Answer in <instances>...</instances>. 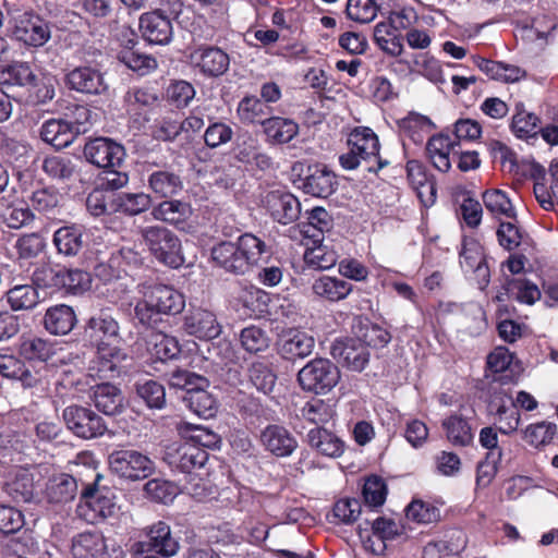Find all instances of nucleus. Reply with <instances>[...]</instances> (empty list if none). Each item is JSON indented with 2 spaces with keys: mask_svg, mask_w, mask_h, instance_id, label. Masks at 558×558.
<instances>
[{
  "mask_svg": "<svg viewBox=\"0 0 558 558\" xmlns=\"http://www.w3.org/2000/svg\"><path fill=\"white\" fill-rule=\"evenodd\" d=\"M271 247L252 232H245L235 241L221 240L210 248L214 267L234 276H243L258 266L263 256H269Z\"/></svg>",
  "mask_w": 558,
  "mask_h": 558,
  "instance_id": "f257e3e1",
  "label": "nucleus"
},
{
  "mask_svg": "<svg viewBox=\"0 0 558 558\" xmlns=\"http://www.w3.org/2000/svg\"><path fill=\"white\" fill-rule=\"evenodd\" d=\"M163 460L172 470L194 476L184 486L192 497L203 500L211 495V487H208L206 480L209 475L208 451L186 440L168 447Z\"/></svg>",
  "mask_w": 558,
  "mask_h": 558,
  "instance_id": "f03ea898",
  "label": "nucleus"
},
{
  "mask_svg": "<svg viewBox=\"0 0 558 558\" xmlns=\"http://www.w3.org/2000/svg\"><path fill=\"white\" fill-rule=\"evenodd\" d=\"M2 7L7 32L13 39L28 48H40L49 41L50 23L32 7L12 0H2Z\"/></svg>",
  "mask_w": 558,
  "mask_h": 558,
  "instance_id": "7ed1b4c3",
  "label": "nucleus"
},
{
  "mask_svg": "<svg viewBox=\"0 0 558 558\" xmlns=\"http://www.w3.org/2000/svg\"><path fill=\"white\" fill-rule=\"evenodd\" d=\"M348 151L339 156V165L344 170H355L359 167L379 178V171L390 165L380 155L378 135L369 126H355L347 137Z\"/></svg>",
  "mask_w": 558,
  "mask_h": 558,
  "instance_id": "20e7f679",
  "label": "nucleus"
},
{
  "mask_svg": "<svg viewBox=\"0 0 558 558\" xmlns=\"http://www.w3.org/2000/svg\"><path fill=\"white\" fill-rule=\"evenodd\" d=\"M142 236L151 256L161 265L178 269L185 259L179 236L162 226H148Z\"/></svg>",
  "mask_w": 558,
  "mask_h": 558,
  "instance_id": "39448f33",
  "label": "nucleus"
},
{
  "mask_svg": "<svg viewBox=\"0 0 558 558\" xmlns=\"http://www.w3.org/2000/svg\"><path fill=\"white\" fill-rule=\"evenodd\" d=\"M101 478L102 475L96 474L94 482L82 489L76 507L77 515L90 524L99 523L116 512L114 495L110 488L99 486Z\"/></svg>",
  "mask_w": 558,
  "mask_h": 558,
  "instance_id": "423d86ee",
  "label": "nucleus"
},
{
  "mask_svg": "<svg viewBox=\"0 0 558 558\" xmlns=\"http://www.w3.org/2000/svg\"><path fill=\"white\" fill-rule=\"evenodd\" d=\"M292 171L298 174L294 183L311 196L327 198L338 187L337 175L324 163L295 162Z\"/></svg>",
  "mask_w": 558,
  "mask_h": 558,
  "instance_id": "0eeeda50",
  "label": "nucleus"
},
{
  "mask_svg": "<svg viewBox=\"0 0 558 558\" xmlns=\"http://www.w3.org/2000/svg\"><path fill=\"white\" fill-rule=\"evenodd\" d=\"M32 280L35 284L61 289L74 295L84 293L92 286L90 274L78 268L43 267L34 271Z\"/></svg>",
  "mask_w": 558,
  "mask_h": 558,
  "instance_id": "6e6552de",
  "label": "nucleus"
},
{
  "mask_svg": "<svg viewBox=\"0 0 558 558\" xmlns=\"http://www.w3.org/2000/svg\"><path fill=\"white\" fill-rule=\"evenodd\" d=\"M340 371L329 359L315 357L298 373V383L302 390L315 395H326L339 381Z\"/></svg>",
  "mask_w": 558,
  "mask_h": 558,
  "instance_id": "1a4fd4ad",
  "label": "nucleus"
},
{
  "mask_svg": "<svg viewBox=\"0 0 558 558\" xmlns=\"http://www.w3.org/2000/svg\"><path fill=\"white\" fill-rule=\"evenodd\" d=\"M110 471L120 478L128 481H142L149 477L154 470L153 460L135 449H117L108 457Z\"/></svg>",
  "mask_w": 558,
  "mask_h": 558,
  "instance_id": "9d476101",
  "label": "nucleus"
},
{
  "mask_svg": "<svg viewBox=\"0 0 558 558\" xmlns=\"http://www.w3.org/2000/svg\"><path fill=\"white\" fill-rule=\"evenodd\" d=\"M133 555L141 557L168 558L179 550V542L172 535L169 524L163 521L154 523L146 532V539L132 546Z\"/></svg>",
  "mask_w": 558,
  "mask_h": 558,
  "instance_id": "9b49d317",
  "label": "nucleus"
},
{
  "mask_svg": "<svg viewBox=\"0 0 558 558\" xmlns=\"http://www.w3.org/2000/svg\"><path fill=\"white\" fill-rule=\"evenodd\" d=\"M62 417L66 428L82 439L100 437L107 430L105 420L88 407L69 405L63 410Z\"/></svg>",
  "mask_w": 558,
  "mask_h": 558,
  "instance_id": "f8f14e48",
  "label": "nucleus"
},
{
  "mask_svg": "<svg viewBox=\"0 0 558 558\" xmlns=\"http://www.w3.org/2000/svg\"><path fill=\"white\" fill-rule=\"evenodd\" d=\"M83 340L92 348L119 344L122 341L119 322L105 310L93 314L85 322Z\"/></svg>",
  "mask_w": 558,
  "mask_h": 558,
  "instance_id": "ddd939ff",
  "label": "nucleus"
},
{
  "mask_svg": "<svg viewBox=\"0 0 558 558\" xmlns=\"http://www.w3.org/2000/svg\"><path fill=\"white\" fill-rule=\"evenodd\" d=\"M459 257L462 270L472 275L478 288L485 290L490 282V270L480 241L473 236L463 235Z\"/></svg>",
  "mask_w": 558,
  "mask_h": 558,
  "instance_id": "4468645a",
  "label": "nucleus"
},
{
  "mask_svg": "<svg viewBox=\"0 0 558 558\" xmlns=\"http://www.w3.org/2000/svg\"><path fill=\"white\" fill-rule=\"evenodd\" d=\"M86 160L102 169L119 168L125 157V148L122 144L109 137L89 138L83 149Z\"/></svg>",
  "mask_w": 558,
  "mask_h": 558,
  "instance_id": "2eb2a0df",
  "label": "nucleus"
},
{
  "mask_svg": "<svg viewBox=\"0 0 558 558\" xmlns=\"http://www.w3.org/2000/svg\"><path fill=\"white\" fill-rule=\"evenodd\" d=\"M410 24L404 11L392 12L388 21L376 24L374 28L375 44L387 54L398 57L403 52V37L400 28Z\"/></svg>",
  "mask_w": 558,
  "mask_h": 558,
  "instance_id": "dca6fc26",
  "label": "nucleus"
},
{
  "mask_svg": "<svg viewBox=\"0 0 558 558\" xmlns=\"http://www.w3.org/2000/svg\"><path fill=\"white\" fill-rule=\"evenodd\" d=\"M96 355L89 365V375L104 381H111L124 373L123 362L126 361V352L119 347L108 345L95 348Z\"/></svg>",
  "mask_w": 558,
  "mask_h": 558,
  "instance_id": "f3484780",
  "label": "nucleus"
},
{
  "mask_svg": "<svg viewBox=\"0 0 558 558\" xmlns=\"http://www.w3.org/2000/svg\"><path fill=\"white\" fill-rule=\"evenodd\" d=\"M182 327L189 336L205 341L216 339L222 332V326L216 313L201 306H191L186 311Z\"/></svg>",
  "mask_w": 558,
  "mask_h": 558,
  "instance_id": "a211bd4d",
  "label": "nucleus"
},
{
  "mask_svg": "<svg viewBox=\"0 0 558 558\" xmlns=\"http://www.w3.org/2000/svg\"><path fill=\"white\" fill-rule=\"evenodd\" d=\"M366 524H371L372 533L368 534L367 527L363 529L359 525V536L363 542L365 549L375 555H380L386 549V541H393L403 534V527L391 519L378 517L372 522L366 520Z\"/></svg>",
  "mask_w": 558,
  "mask_h": 558,
  "instance_id": "6ab92c4d",
  "label": "nucleus"
},
{
  "mask_svg": "<svg viewBox=\"0 0 558 558\" xmlns=\"http://www.w3.org/2000/svg\"><path fill=\"white\" fill-rule=\"evenodd\" d=\"M263 206L274 221L284 226L294 222L301 215L298 197L283 190L269 191L263 198Z\"/></svg>",
  "mask_w": 558,
  "mask_h": 558,
  "instance_id": "aec40b11",
  "label": "nucleus"
},
{
  "mask_svg": "<svg viewBox=\"0 0 558 558\" xmlns=\"http://www.w3.org/2000/svg\"><path fill=\"white\" fill-rule=\"evenodd\" d=\"M191 64L203 76L215 78L223 75L230 66V57L216 46H199L190 56Z\"/></svg>",
  "mask_w": 558,
  "mask_h": 558,
  "instance_id": "412c9836",
  "label": "nucleus"
},
{
  "mask_svg": "<svg viewBox=\"0 0 558 558\" xmlns=\"http://www.w3.org/2000/svg\"><path fill=\"white\" fill-rule=\"evenodd\" d=\"M69 89L85 95H101L108 90L104 73L92 65H80L66 73L64 78Z\"/></svg>",
  "mask_w": 558,
  "mask_h": 558,
  "instance_id": "4be33fe9",
  "label": "nucleus"
},
{
  "mask_svg": "<svg viewBox=\"0 0 558 558\" xmlns=\"http://www.w3.org/2000/svg\"><path fill=\"white\" fill-rule=\"evenodd\" d=\"M140 32L143 39L151 45H168L173 37L172 21L161 11H148L140 16Z\"/></svg>",
  "mask_w": 558,
  "mask_h": 558,
  "instance_id": "5701e85b",
  "label": "nucleus"
},
{
  "mask_svg": "<svg viewBox=\"0 0 558 558\" xmlns=\"http://www.w3.org/2000/svg\"><path fill=\"white\" fill-rule=\"evenodd\" d=\"M147 185L158 198H173L184 187L181 170L172 166H163L153 169L147 178Z\"/></svg>",
  "mask_w": 558,
  "mask_h": 558,
  "instance_id": "b1692460",
  "label": "nucleus"
},
{
  "mask_svg": "<svg viewBox=\"0 0 558 558\" xmlns=\"http://www.w3.org/2000/svg\"><path fill=\"white\" fill-rule=\"evenodd\" d=\"M331 354L349 369L355 372H362L369 361L368 350L354 335L337 339L331 345Z\"/></svg>",
  "mask_w": 558,
  "mask_h": 558,
  "instance_id": "393cba45",
  "label": "nucleus"
},
{
  "mask_svg": "<svg viewBox=\"0 0 558 558\" xmlns=\"http://www.w3.org/2000/svg\"><path fill=\"white\" fill-rule=\"evenodd\" d=\"M143 295L158 308L162 315L174 316L185 307L184 295L173 287L156 283L145 287Z\"/></svg>",
  "mask_w": 558,
  "mask_h": 558,
  "instance_id": "a878e982",
  "label": "nucleus"
},
{
  "mask_svg": "<svg viewBox=\"0 0 558 558\" xmlns=\"http://www.w3.org/2000/svg\"><path fill=\"white\" fill-rule=\"evenodd\" d=\"M278 353L287 361H295L308 356L315 345V340L307 332L291 328L279 336Z\"/></svg>",
  "mask_w": 558,
  "mask_h": 558,
  "instance_id": "bb28decb",
  "label": "nucleus"
},
{
  "mask_svg": "<svg viewBox=\"0 0 558 558\" xmlns=\"http://www.w3.org/2000/svg\"><path fill=\"white\" fill-rule=\"evenodd\" d=\"M52 244L58 255L68 258L78 256L86 245L84 226L70 222L58 228L53 232Z\"/></svg>",
  "mask_w": 558,
  "mask_h": 558,
  "instance_id": "cd10ccee",
  "label": "nucleus"
},
{
  "mask_svg": "<svg viewBox=\"0 0 558 558\" xmlns=\"http://www.w3.org/2000/svg\"><path fill=\"white\" fill-rule=\"evenodd\" d=\"M262 445L277 458L291 456L298 448L296 438L282 425L270 424L260 434Z\"/></svg>",
  "mask_w": 558,
  "mask_h": 558,
  "instance_id": "c85d7f7f",
  "label": "nucleus"
},
{
  "mask_svg": "<svg viewBox=\"0 0 558 558\" xmlns=\"http://www.w3.org/2000/svg\"><path fill=\"white\" fill-rule=\"evenodd\" d=\"M306 442L317 454L336 459L345 451V442L332 430L324 427H313L307 432Z\"/></svg>",
  "mask_w": 558,
  "mask_h": 558,
  "instance_id": "c756f323",
  "label": "nucleus"
},
{
  "mask_svg": "<svg viewBox=\"0 0 558 558\" xmlns=\"http://www.w3.org/2000/svg\"><path fill=\"white\" fill-rule=\"evenodd\" d=\"M352 332L367 350L368 348H384L391 340V335L386 328L362 315L354 317Z\"/></svg>",
  "mask_w": 558,
  "mask_h": 558,
  "instance_id": "7c9ffc66",
  "label": "nucleus"
},
{
  "mask_svg": "<svg viewBox=\"0 0 558 558\" xmlns=\"http://www.w3.org/2000/svg\"><path fill=\"white\" fill-rule=\"evenodd\" d=\"M92 401L96 409L106 415L112 416L123 409L121 389L110 381H102L90 387Z\"/></svg>",
  "mask_w": 558,
  "mask_h": 558,
  "instance_id": "2f4dec72",
  "label": "nucleus"
},
{
  "mask_svg": "<svg viewBox=\"0 0 558 558\" xmlns=\"http://www.w3.org/2000/svg\"><path fill=\"white\" fill-rule=\"evenodd\" d=\"M151 215L156 220L174 226L179 230H184L192 215V207L187 202L165 198L153 207Z\"/></svg>",
  "mask_w": 558,
  "mask_h": 558,
  "instance_id": "473e14b6",
  "label": "nucleus"
},
{
  "mask_svg": "<svg viewBox=\"0 0 558 558\" xmlns=\"http://www.w3.org/2000/svg\"><path fill=\"white\" fill-rule=\"evenodd\" d=\"M77 323L75 311L66 304H56L46 310L44 327L50 335L70 333Z\"/></svg>",
  "mask_w": 558,
  "mask_h": 558,
  "instance_id": "72a5a7b5",
  "label": "nucleus"
},
{
  "mask_svg": "<svg viewBox=\"0 0 558 558\" xmlns=\"http://www.w3.org/2000/svg\"><path fill=\"white\" fill-rule=\"evenodd\" d=\"M0 375L21 381L24 388H33L40 383L39 373L32 372L23 360L12 353H0Z\"/></svg>",
  "mask_w": 558,
  "mask_h": 558,
  "instance_id": "f704fd0d",
  "label": "nucleus"
},
{
  "mask_svg": "<svg viewBox=\"0 0 558 558\" xmlns=\"http://www.w3.org/2000/svg\"><path fill=\"white\" fill-rule=\"evenodd\" d=\"M34 475L25 468H16L8 475L3 490L16 504L28 502L34 497Z\"/></svg>",
  "mask_w": 558,
  "mask_h": 558,
  "instance_id": "c9c22d12",
  "label": "nucleus"
},
{
  "mask_svg": "<svg viewBox=\"0 0 558 558\" xmlns=\"http://www.w3.org/2000/svg\"><path fill=\"white\" fill-rule=\"evenodd\" d=\"M456 145L457 141L444 133L435 134L427 141L426 155L435 169L444 173L450 170V154Z\"/></svg>",
  "mask_w": 558,
  "mask_h": 558,
  "instance_id": "e433bc0d",
  "label": "nucleus"
},
{
  "mask_svg": "<svg viewBox=\"0 0 558 558\" xmlns=\"http://www.w3.org/2000/svg\"><path fill=\"white\" fill-rule=\"evenodd\" d=\"M509 128L519 140H536L539 133L541 119L537 114L527 111L524 104L519 101L514 106V113Z\"/></svg>",
  "mask_w": 558,
  "mask_h": 558,
  "instance_id": "4c0bfd02",
  "label": "nucleus"
},
{
  "mask_svg": "<svg viewBox=\"0 0 558 558\" xmlns=\"http://www.w3.org/2000/svg\"><path fill=\"white\" fill-rule=\"evenodd\" d=\"M271 113V107L255 95H245L236 106V117L244 125L262 126Z\"/></svg>",
  "mask_w": 558,
  "mask_h": 558,
  "instance_id": "58836bf2",
  "label": "nucleus"
},
{
  "mask_svg": "<svg viewBox=\"0 0 558 558\" xmlns=\"http://www.w3.org/2000/svg\"><path fill=\"white\" fill-rule=\"evenodd\" d=\"M307 221L299 225L304 238L311 239L313 244L324 241L325 232L333 227L331 215L324 207H314L307 213Z\"/></svg>",
  "mask_w": 558,
  "mask_h": 558,
  "instance_id": "ea45409f",
  "label": "nucleus"
},
{
  "mask_svg": "<svg viewBox=\"0 0 558 558\" xmlns=\"http://www.w3.org/2000/svg\"><path fill=\"white\" fill-rule=\"evenodd\" d=\"M262 126L271 144H287L299 134V124L289 118L269 116Z\"/></svg>",
  "mask_w": 558,
  "mask_h": 558,
  "instance_id": "a19ab883",
  "label": "nucleus"
},
{
  "mask_svg": "<svg viewBox=\"0 0 558 558\" xmlns=\"http://www.w3.org/2000/svg\"><path fill=\"white\" fill-rule=\"evenodd\" d=\"M441 427L448 441L454 447H469L473 444L474 434L468 418L462 414L453 413L447 416Z\"/></svg>",
  "mask_w": 558,
  "mask_h": 558,
  "instance_id": "79ce46f5",
  "label": "nucleus"
},
{
  "mask_svg": "<svg viewBox=\"0 0 558 558\" xmlns=\"http://www.w3.org/2000/svg\"><path fill=\"white\" fill-rule=\"evenodd\" d=\"M106 549V537L101 532H82L72 539L71 553L74 558H100Z\"/></svg>",
  "mask_w": 558,
  "mask_h": 558,
  "instance_id": "37998d69",
  "label": "nucleus"
},
{
  "mask_svg": "<svg viewBox=\"0 0 558 558\" xmlns=\"http://www.w3.org/2000/svg\"><path fill=\"white\" fill-rule=\"evenodd\" d=\"M313 293L328 302L344 300L353 290L352 283L331 276L317 278L312 286Z\"/></svg>",
  "mask_w": 558,
  "mask_h": 558,
  "instance_id": "c03bdc74",
  "label": "nucleus"
},
{
  "mask_svg": "<svg viewBox=\"0 0 558 558\" xmlns=\"http://www.w3.org/2000/svg\"><path fill=\"white\" fill-rule=\"evenodd\" d=\"M77 481L70 474L53 475L47 484L46 495L51 504H66L77 495Z\"/></svg>",
  "mask_w": 558,
  "mask_h": 558,
  "instance_id": "a18cd8bd",
  "label": "nucleus"
},
{
  "mask_svg": "<svg viewBox=\"0 0 558 558\" xmlns=\"http://www.w3.org/2000/svg\"><path fill=\"white\" fill-rule=\"evenodd\" d=\"M40 138L54 148L62 149L71 145L75 136L66 120L49 119L40 128Z\"/></svg>",
  "mask_w": 558,
  "mask_h": 558,
  "instance_id": "49530a36",
  "label": "nucleus"
},
{
  "mask_svg": "<svg viewBox=\"0 0 558 558\" xmlns=\"http://www.w3.org/2000/svg\"><path fill=\"white\" fill-rule=\"evenodd\" d=\"M19 353L28 362L48 363L57 353V350L54 342L34 336L22 340Z\"/></svg>",
  "mask_w": 558,
  "mask_h": 558,
  "instance_id": "de8ad7c7",
  "label": "nucleus"
},
{
  "mask_svg": "<svg viewBox=\"0 0 558 558\" xmlns=\"http://www.w3.org/2000/svg\"><path fill=\"white\" fill-rule=\"evenodd\" d=\"M407 177L412 185V187L416 191L417 196L421 198L422 203L427 206V202L423 199L424 191L429 193V202L433 204L436 198V184L435 181L429 178L428 173L424 165L418 160H409L407 162Z\"/></svg>",
  "mask_w": 558,
  "mask_h": 558,
  "instance_id": "09e8293b",
  "label": "nucleus"
},
{
  "mask_svg": "<svg viewBox=\"0 0 558 558\" xmlns=\"http://www.w3.org/2000/svg\"><path fill=\"white\" fill-rule=\"evenodd\" d=\"M35 72L31 64L25 61H13L0 68V85L7 87H23L35 81Z\"/></svg>",
  "mask_w": 558,
  "mask_h": 558,
  "instance_id": "8fccbe9b",
  "label": "nucleus"
},
{
  "mask_svg": "<svg viewBox=\"0 0 558 558\" xmlns=\"http://www.w3.org/2000/svg\"><path fill=\"white\" fill-rule=\"evenodd\" d=\"M5 300L13 311L34 308L39 302V292L34 283L15 284L5 293Z\"/></svg>",
  "mask_w": 558,
  "mask_h": 558,
  "instance_id": "3c124183",
  "label": "nucleus"
},
{
  "mask_svg": "<svg viewBox=\"0 0 558 558\" xmlns=\"http://www.w3.org/2000/svg\"><path fill=\"white\" fill-rule=\"evenodd\" d=\"M162 316L158 308L144 295L135 303L133 317L136 320V325L145 330L161 331V328L166 327L167 324Z\"/></svg>",
  "mask_w": 558,
  "mask_h": 558,
  "instance_id": "603ef678",
  "label": "nucleus"
},
{
  "mask_svg": "<svg viewBox=\"0 0 558 558\" xmlns=\"http://www.w3.org/2000/svg\"><path fill=\"white\" fill-rule=\"evenodd\" d=\"M301 415L306 422L314 424L315 427H325L336 416V409L329 401L312 398L301 409Z\"/></svg>",
  "mask_w": 558,
  "mask_h": 558,
  "instance_id": "864d4df0",
  "label": "nucleus"
},
{
  "mask_svg": "<svg viewBox=\"0 0 558 558\" xmlns=\"http://www.w3.org/2000/svg\"><path fill=\"white\" fill-rule=\"evenodd\" d=\"M247 377L250 383L264 395L272 392L277 375L271 364L263 361L253 362L247 368Z\"/></svg>",
  "mask_w": 558,
  "mask_h": 558,
  "instance_id": "5fc2aeb1",
  "label": "nucleus"
},
{
  "mask_svg": "<svg viewBox=\"0 0 558 558\" xmlns=\"http://www.w3.org/2000/svg\"><path fill=\"white\" fill-rule=\"evenodd\" d=\"M482 199L486 209L498 220L514 218L517 214L507 193L501 190H487L483 193Z\"/></svg>",
  "mask_w": 558,
  "mask_h": 558,
  "instance_id": "6e6d98bb",
  "label": "nucleus"
},
{
  "mask_svg": "<svg viewBox=\"0 0 558 558\" xmlns=\"http://www.w3.org/2000/svg\"><path fill=\"white\" fill-rule=\"evenodd\" d=\"M183 401L199 417L210 418L217 413V400L207 391V388L190 392L187 397H183Z\"/></svg>",
  "mask_w": 558,
  "mask_h": 558,
  "instance_id": "4d7b16f0",
  "label": "nucleus"
},
{
  "mask_svg": "<svg viewBox=\"0 0 558 558\" xmlns=\"http://www.w3.org/2000/svg\"><path fill=\"white\" fill-rule=\"evenodd\" d=\"M207 124L208 125L203 134L206 147L215 149L232 141L234 131L230 124L218 121L214 116L211 118H207Z\"/></svg>",
  "mask_w": 558,
  "mask_h": 558,
  "instance_id": "13d9d810",
  "label": "nucleus"
},
{
  "mask_svg": "<svg viewBox=\"0 0 558 558\" xmlns=\"http://www.w3.org/2000/svg\"><path fill=\"white\" fill-rule=\"evenodd\" d=\"M129 44H132V46L125 47V49L120 52V60L128 68L141 75H145L157 68V61L154 57L134 49L136 40L130 39Z\"/></svg>",
  "mask_w": 558,
  "mask_h": 558,
  "instance_id": "bf43d9fd",
  "label": "nucleus"
},
{
  "mask_svg": "<svg viewBox=\"0 0 558 558\" xmlns=\"http://www.w3.org/2000/svg\"><path fill=\"white\" fill-rule=\"evenodd\" d=\"M408 520L417 524L438 522L441 518L440 509L429 501L413 498L404 509Z\"/></svg>",
  "mask_w": 558,
  "mask_h": 558,
  "instance_id": "052dcab7",
  "label": "nucleus"
},
{
  "mask_svg": "<svg viewBox=\"0 0 558 558\" xmlns=\"http://www.w3.org/2000/svg\"><path fill=\"white\" fill-rule=\"evenodd\" d=\"M337 252L323 243L317 242L312 247H307L304 253V260L307 266L315 269H329L337 264L338 260Z\"/></svg>",
  "mask_w": 558,
  "mask_h": 558,
  "instance_id": "680f3d73",
  "label": "nucleus"
},
{
  "mask_svg": "<svg viewBox=\"0 0 558 558\" xmlns=\"http://www.w3.org/2000/svg\"><path fill=\"white\" fill-rule=\"evenodd\" d=\"M488 150L494 161H498L504 172L515 177L522 175L515 151L505 143L492 140L488 144Z\"/></svg>",
  "mask_w": 558,
  "mask_h": 558,
  "instance_id": "e2e57ef3",
  "label": "nucleus"
},
{
  "mask_svg": "<svg viewBox=\"0 0 558 558\" xmlns=\"http://www.w3.org/2000/svg\"><path fill=\"white\" fill-rule=\"evenodd\" d=\"M399 130L410 137L414 143L423 141L424 134L429 133L435 124L423 114L411 112L408 117L398 121Z\"/></svg>",
  "mask_w": 558,
  "mask_h": 558,
  "instance_id": "0e129e2a",
  "label": "nucleus"
},
{
  "mask_svg": "<svg viewBox=\"0 0 558 558\" xmlns=\"http://www.w3.org/2000/svg\"><path fill=\"white\" fill-rule=\"evenodd\" d=\"M32 207L46 216L53 215L61 206L62 195L53 186H46L35 190L31 197Z\"/></svg>",
  "mask_w": 558,
  "mask_h": 558,
  "instance_id": "69168bd1",
  "label": "nucleus"
},
{
  "mask_svg": "<svg viewBox=\"0 0 558 558\" xmlns=\"http://www.w3.org/2000/svg\"><path fill=\"white\" fill-rule=\"evenodd\" d=\"M151 206V196L144 192L121 193L116 199V209L128 216L140 215Z\"/></svg>",
  "mask_w": 558,
  "mask_h": 558,
  "instance_id": "338daca9",
  "label": "nucleus"
},
{
  "mask_svg": "<svg viewBox=\"0 0 558 558\" xmlns=\"http://www.w3.org/2000/svg\"><path fill=\"white\" fill-rule=\"evenodd\" d=\"M387 493V484L380 476L366 477L362 488L364 506L369 509L381 507L386 501Z\"/></svg>",
  "mask_w": 558,
  "mask_h": 558,
  "instance_id": "774afa93",
  "label": "nucleus"
}]
</instances>
